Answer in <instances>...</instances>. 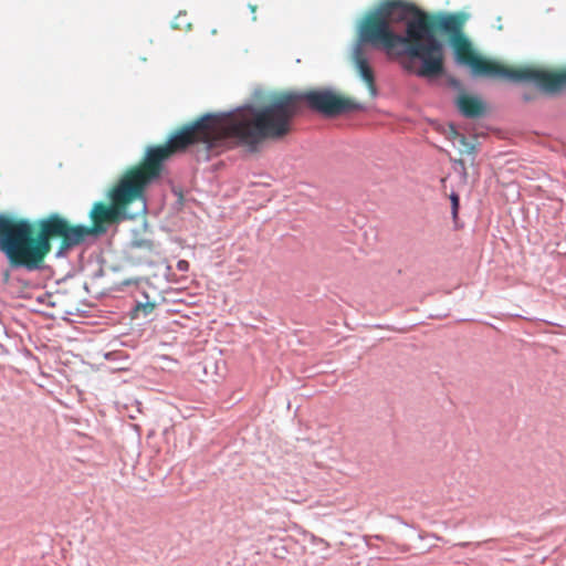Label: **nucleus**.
<instances>
[{"instance_id":"nucleus-1","label":"nucleus","mask_w":566,"mask_h":566,"mask_svg":"<svg viewBox=\"0 0 566 566\" xmlns=\"http://www.w3.org/2000/svg\"><path fill=\"white\" fill-rule=\"evenodd\" d=\"M179 153L171 137L165 144L148 146L142 160L125 170L109 190V203L97 201L90 211L91 226L72 224L59 213L31 222L0 213V251L13 269L40 270L52 250V240L60 239V252L82 244L88 237H99L109 226L127 216V208L144 199L149 185L159 179L165 163Z\"/></svg>"},{"instance_id":"nucleus-2","label":"nucleus","mask_w":566,"mask_h":566,"mask_svg":"<svg viewBox=\"0 0 566 566\" xmlns=\"http://www.w3.org/2000/svg\"><path fill=\"white\" fill-rule=\"evenodd\" d=\"M293 92L272 94L260 106H247L230 113L206 114L171 134L179 153L202 144L210 150L228 138L256 150L265 140H282L294 130L298 114Z\"/></svg>"},{"instance_id":"nucleus-3","label":"nucleus","mask_w":566,"mask_h":566,"mask_svg":"<svg viewBox=\"0 0 566 566\" xmlns=\"http://www.w3.org/2000/svg\"><path fill=\"white\" fill-rule=\"evenodd\" d=\"M419 22L416 28V38L410 48V60L401 62L402 67L419 77L432 78L440 76L444 71L443 45L437 39V31L460 34L462 21L453 14L430 15L420 13L411 20Z\"/></svg>"},{"instance_id":"nucleus-4","label":"nucleus","mask_w":566,"mask_h":566,"mask_svg":"<svg viewBox=\"0 0 566 566\" xmlns=\"http://www.w3.org/2000/svg\"><path fill=\"white\" fill-rule=\"evenodd\" d=\"M451 44L458 63L467 65L474 75L497 77L514 83L532 82L546 93H557L566 86V70L549 72L533 66H509L478 54L462 34L452 38Z\"/></svg>"},{"instance_id":"nucleus-5","label":"nucleus","mask_w":566,"mask_h":566,"mask_svg":"<svg viewBox=\"0 0 566 566\" xmlns=\"http://www.w3.org/2000/svg\"><path fill=\"white\" fill-rule=\"evenodd\" d=\"M419 27H421L419 22L412 23L410 20L407 22L406 35L397 34L391 30L388 21L377 8L375 12L367 14L363 20L359 28V41L375 46H382L387 50L403 46V50L397 53L403 54L410 60V48L413 45V39L417 35L416 28L418 29Z\"/></svg>"},{"instance_id":"nucleus-6","label":"nucleus","mask_w":566,"mask_h":566,"mask_svg":"<svg viewBox=\"0 0 566 566\" xmlns=\"http://www.w3.org/2000/svg\"><path fill=\"white\" fill-rule=\"evenodd\" d=\"M296 105L300 109L301 102L326 117H335L342 114L361 111L363 105L349 97L337 94L329 88H313L303 92H293Z\"/></svg>"},{"instance_id":"nucleus-7","label":"nucleus","mask_w":566,"mask_h":566,"mask_svg":"<svg viewBox=\"0 0 566 566\" xmlns=\"http://www.w3.org/2000/svg\"><path fill=\"white\" fill-rule=\"evenodd\" d=\"M378 9L388 21V25L405 21L409 14H413L415 18H417L420 13H424L413 3L406 2L403 0L384 1L378 6Z\"/></svg>"},{"instance_id":"nucleus-8","label":"nucleus","mask_w":566,"mask_h":566,"mask_svg":"<svg viewBox=\"0 0 566 566\" xmlns=\"http://www.w3.org/2000/svg\"><path fill=\"white\" fill-rule=\"evenodd\" d=\"M353 63L359 77L366 84L370 96L375 97L377 95L375 73L360 44L356 45L353 51Z\"/></svg>"},{"instance_id":"nucleus-9","label":"nucleus","mask_w":566,"mask_h":566,"mask_svg":"<svg viewBox=\"0 0 566 566\" xmlns=\"http://www.w3.org/2000/svg\"><path fill=\"white\" fill-rule=\"evenodd\" d=\"M460 112L468 118H476L484 114V104L481 99L470 95H460L457 99Z\"/></svg>"},{"instance_id":"nucleus-10","label":"nucleus","mask_w":566,"mask_h":566,"mask_svg":"<svg viewBox=\"0 0 566 566\" xmlns=\"http://www.w3.org/2000/svg\"><path fill=\"white\" fill-rule=\"evenodd\" d=\"M457 144L459 145V150L461 155H474L475 146L471 144L464 135L458 139Z\"/></svg>"},{"instance_id":"nucleus-11","label":"nucleus","mask_w":566,"mask_h":566,"mask_svg":"<svg viewBox=\"0 0 566 566\" xmlns=\"http://www.w3.org/2000/svg\"><path fill=\"white\" fill-rule=\"evenodd\" d=\"M462 134H460L457 128L453 125H450L448 130L446 132V137L453 143V145H457L458 139L461 137Z\"/></svg>"},{"instance_id":"nucleus-12","label":"nucleus","mask_w":566,"mask_h":566,"mask_svg":"<svg viewBox=\"0 0 566 566\" xmlns=\"http://www.w3.org/2000/svg\"><path fill=\"white\" fill-rule=\"evenodd\" d=\"M450 199L452 203V216L455 219L459 210V196L457 193H451Z\"/></svg>"},{"instance_id":"nucleus-13","label":"nucleus","mask_w":566,"mask_h":566,"mask_svg":"<svg viewBox=\"0 0 566 566\" xmlns=\"http://www.w3.org/2000/svg\"><path fill=\"white\" fill-rule=\"evenodd\" d=\"M178 271L187 272L189 270V262L186 260H179L176 264Z\"/></svg>"},{"instance_id":"nucleus-14","label":"nucleus","mask_w":566,"mask_h":566,"mask_svg":"<svg viewBox=\"0 0 566 566\" xmlns=\"http://www.w3.org/2000/svg\"><path fill=\"white\" fill-rule=\"evenodd\" d=\"M256 6L255 4H249V9L251 10V12L254 14L256 12Z\"/></svg>"},{"instance_id":"nucleus-15","label":"nucleus","mask_w":566,"mask_h":566,"mask_svg":"<svg viewBox=\"0 0 566 566\" xmlns=\"http://www.w3.org/2000/svg\"><path fill=\"white\" fill-rule=\"evenodd\" d=\"M455 163L459 164L463 169L465 168L464 161L462 159H458V160H455Z\"/></svg>"}]
</instances>
